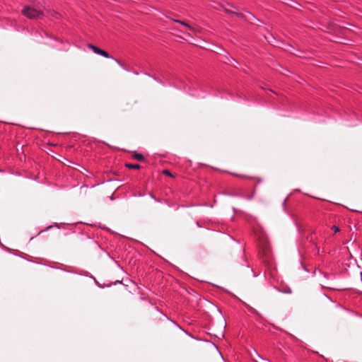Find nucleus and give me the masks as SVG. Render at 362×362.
<instances>
[{
  "label": "nucleus",
  "mask_w": 362,
  "mask_h": 362,
  "mask_svg": "<svg viewBox=\"0 0 362 362\" xmlns=\"http://www.w3.org/2000/svg\"><path fill=\"white\" fill-rule=\"evenodd\" d=\"M88 47L95 54L100 55L103 49L97 47L96 46L89 44Z\"/></svg>",
  "instance_id": "7ed1b4c3"
},
{
  "label": "nucleus",
  "mask_w": 362,
  "mask_h": 362,
  "mask_svg": "<svg viewBox=\"0 0 362 362\" xmlns=\"http://www.w3.org/2000/svg\"><path fill=\"white\" fill-rule=\"evenodd\" d=\"M332 229L334 230L335 233L339 231V228L337 226H333L332 227Z\"/></svg>",
  "instance_id": "6e6552de"
},
{
  "label": "nucleus",
  "mask_w": 362,
  "mask_h": 362,
  "mask_svg": "<svg viewBox=\"0 0 362 362\" xmlns=\"http://www.w3.org/2000/svg\"><path fill=\"white\" fill-rule=\"evenodd\" d=\"M134 157L138 160H142L144 159L143 155L140 153L134 154Z\"/></svg>",
  "instance_id": "423d86ee"
},
{
  "label": "nucleus",
  "mask_w": 362,
  "mask_h": 362,
  "mask_svg": "<svg viewBox=\"0 0 362 362\" xmlns=\"http://www.w3.org/2000/svg\"><path fill=\"white\" fill-rule=\"evenodd\" d=\"M23 13L25 16L29 18H39L41 15H42V13L40 11L30 8L29 6L24 8L23 10Z\"/></svg>",
  "instance_id": "f257e3e1"
},
{
  "label": "nucleus",
  "mask_w": 362,
  "mask_h": 362,
  "mask_svg": "<svg viewBox=\"0 0 362 362\" xmlns=\"http://www.w3.org/2000/svg\"><path fill=\"white\" fill-rule=\"evenodd\" d=\"M177 23L182 25L183 26H185V28H187V30H189V31H192L193 33L196 32L197 30V28H194V27H192L189 25H188L187 23L183 22V21H175Z\"/></svg>",
  "instance_id": "f03ea898"
},
{
  "label": "nucleus",
  "mask_w": 362,
  "mask_h": 362,
  "mask_svg": "<svg viewBox=\"0 0 362 362\" xmlns=\"http://www.w3.org/2000/svg\"><path fill=\"white\" fill-rule=\"evenodd\" d=\"M115 61L117 62V64H119V65H122L119 61H118L117 59H115Z\"/></svg>",
  "instance_id": "9d476101"
},
{
  "label": "nucleus",
  "mask_w": 362,
  "mask_h": 362,
  "mask_svg": "<svg viewBox=\"0 0 362 362\" xmlns=\"http://www.w3.org/2000/svg\"><path fill=\"white\" fill-rule=\"evenodd\" d=\"M240 18H245L247 21H251L252 18H255V17L250 13H247V15H243L242 13L238 14Z\"/></svg>",
  "instance_id": "20e7f679"
},
{
  "label": "nucleus",
  "mask_w": 362,
  "mask_h": 362,
  "mask_svg": "<svg viewBox=\"0 0 362 362\" xmlns=\"http://www.w3.org/2000/svg\"><path fill=\"white\" fill-rule=\"evenodd\" d=\"M126 166L131 169H139L140 165L138 164H127Z\"/></svg>",
  "instance_id": "39448f33"
},
{
  "label": "nucleus",
  "mask_w": 362,
  "mask_h": 362,
  "mask_svg": "<svg viewBox=\"0 0 362 362\" xmlns=\"http://www.w3.org/2000/svg\"><path fill=\"white\" fill-rule=\"evenodd\" d=\"M163 173H165V174H166V175H168L171 176L170 173L169 171H168V170H164V171H163Z\"/></svg>",
  "instance_id": "1a4fd4ad"
},
{
  "label": "nucleus",
  "mask_w": 362,
  "mask_h": 362,
  "mask_svg": "<svg viewBox=\"0 0 362 362\" xmlns=\"http://www.w3.org/2000/svg\"><path fill=\"white\" fill-rule=\"evenodd\" d=\"M100 55H101V56H103V57H105V58H110V56L109 55V54H108L106 51H105V50H103V51H102V52H101V54H100Z\"/></svg>",
  "instance_id": "0eeeda50"
}]
</instances>
